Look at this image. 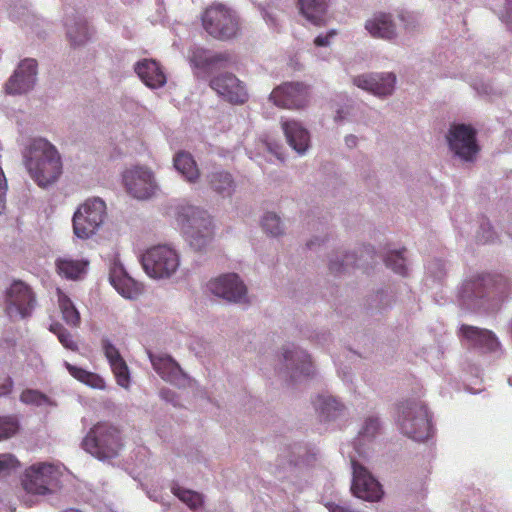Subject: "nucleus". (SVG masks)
<instances>
[{"mask_svg":"<svg viewBox=\"0 0 512 512\" xmlns=\"http://www.w3.org/2000/svg\"><path fill=\"white\" fill-rule=\"evenodd\" d=\"M376 78H377V72L363 73V74L354 76L352 78V83L356 87L373 94V89L375 86Z\"/></svg>","mask_w":512,"mask_h":512,"instance_id":"37998d69","label":"nucleus"},{"mask_svg":"<svg viewBox=\"0 0 512 512\" xmlns=\"http://www.w3.org/2000/svg\"><path fill=\"white\" fill-rule=\"evenodd\" d=\"M191 66L198 71H208L228 60V57L222 53H216L201 47H193L188 55Z\"/></svg>","mask_w":512,"mask_h":512,"instance_id":"bb28decb","label":"nucleus"},{"mask_svg":"<svg viewBox=\"0 0 512 512\" xmlns=\"http://www.w3.org/2000/svg\"><path fill=\"white\" fill-rule=\"evenodd\" d=\"M397 77L393 72H377L373 95L379 98L391 96L396 87Z\"/></svg>","mask_w":512,"mask_h":512,"instance_id":"c9c22d12","label":"nucleus"},{"mask_svg":"<svg viewBox=\"0 0 512 512\" xmlns=\"http://www.w3.org/2000/svg\"><path fill=\"white\" fill-rule=\"evenodd\" d=\"M210 87L223 100L236 105L247 102L249 98L245 84L231 73H221L210 80Z\"/></svg>","mask_w":512,"mask_h":512,"instance_id":"f3484780","label":"nucleus"},{"mask_svg":"<svg viewBox=\"0 0 512 512\" xmlns=\"http://www.w3.org/2000/svg\"><path fill=\"white\" fill-rule=\"evenodd\" d=\"M380 425L378 418L368 417L359 431V434L353 444L343 447L345 451H350L353 455L368 459L373 453V440L379 431Z\"/></svg>","mask_w":512,"mask_h":512,"instance_id":"5701e85b","label":"nucleus"},{"mask_svg":"<svg viewBox=\"0 0 512 512\" xmlns=\"http://www.w3.org/2000/svg\"><path fill=\"white\" fill-rule=\"evenodd\" d=\"M56 267L61 276L67 279L77 280L86 274L88 261L65 257L56 261Z\"/></svg>","mask_w":512,"mask_h":512,"instance_id":"473e14b6","label":"nucleus"},{"mask_svg":"<svg viewBox=\"0 0 512 512\" xmlns=\"http://www.w3.org/2000/svg\"><path fill=\"white\" fill-rule=\"evenodd\" d=\"M313 405L320 417L325 420L335 419L344 410V405L332 395H318Z\"/></svg>","mask_w":512,"mask_h":512,"instance_id":"2f4dec72","label":"nucleus"},{"mask_svg":"<svg viewBox=\"0 0 512 512\" xmlns=\"http://www.w3.org/2000/svg\"><path fill=\"white\" fill-rule=\"evenodd\" d=\"M344 142L347 148L353 149L358 146L359 138L354 134H348L345 136Z\"/></svg>","mask_w":512,"mask_h":512,"instance_id":"603ef678","label":"nucleus"},{"mask_svg":"<svg viewBox=\"0 0 512 512\" xmlns=\"http://www.w3.org/2000/svg\"><path fill=\"white\" fill-rule=\"evenodd\" d=\"M301 14L307 21L315 26H324L327 23L326 0H299Z\"/></svg>","mask_w":512,"mask_h":512,"instance_id":"c756f323","label":"nucleus"},{"mask_svg":"<svg viewBox=\"0 0 512 512\" xmlns=\"http://www.w3.org/2000/svg\"><path fill=\"white\" fill-rule=\"evenodd\" d=\"M57 297L62 319L70 326H78L80 324V314L74 303L60 289H57Z\"/></svg>","mask_w":512,"mask_h":512,"instance_id":"f704fd0d","label":"nucleus"},{"mask_svg":"<svg viewBox=\"0 0 512 512\" xmlns=\"http://www.w3.org/2000/svg\"><path fill=\"white\" fill-rule=\"evenodd\" d=\"M267 149L274 154L278 159L282 160L281 147L278 144H267Z\"/></svg>","mask_w":512,"mask_h":512,"instance_id":"4d7b16f0","label":"nucleus"},{"mask_svg":"<svg viewBox=\"0 0 512 512\" xmlns=\"http://www.w3.org/2000/svg\"><path fill=\"white\" fill-rule=\"evenodd\" d=\"M354 263V255L352 254H344V253H336L329 260V268L333 272H340L344 270L346 267Z\"/></svg>","mask_w":512,"mask_h":512,"instance_id":"c03bdc74","label":"nucleus"},{"mask_svg":"<svg viewBox=\"0 0 512 512\" xmlns=\"http://www.w3.org/2000/svg\"><path fill=\"white\" fill-rule=\"evenodd\" d=\"M62 512H80V511L76 510V509H67V510H64Z\"/></svg>","mask_w":512,"mask_h":512,"instance_id":"052dcab7","label":"nucleus"},{"mask_svg":"<svg viewBox=\"0 0 512 512\" xmlns=\"http://www.w3.org/2000/svg\"><path fill=\"white\" fill-rule=\"evenodd\" d=\"M269 101L282 109H301L308 102V87L299 82L283 83L272 90Z\"/></svg>","mask_w":512,"mask_h":512,"instance_id":"dca6fc26","label":"nucleus"},{"mask_svg":"<svg viewBox=\"0 0 512 512\" xmlns=\"http://www.w3.org/2000/svg\"><path fill=\"white\" fill-rule=\"evenodd\" d=\"M35 297L31 288L22 281H13L4 295V309L11 319H24L31 315Z\"/></svg>","mask_w":512,"mask_h":512,"instance_id":"4468645a","label":"nucleus"},{"mask_svg":"<svg viewBox=\"0 0 512 512\" xmlns=\"http://www.w3.org/2000/svg\"><path fill=\"white\" fill-rule=\"evenodd\" d=\"M500 18L512 31V0H504V10Z\"/></svg>","mask_w":512,"mask_h":512,"instance_id":"8fccbe9b","label":"nucleus"},{"mask_svg":"<svg viewBox=\"0 0 512 512\" xmlns=\"http://www.w3.org/2000/svg\"><path fill=\"white\" fill-rule=\"evenodd\" d=\"M19 430L16 417L0 416V441L13 437Z\"/></svg>","mask_w":512,"mask_h":512,"instance_id":"ea45409f","label":"nucleus"},{"mask_svg":"<svg viewBox=\"0 0 512 512\" xmlns=\"http://www.w3.org/2000/svg\"><path fill=\"white\" fill-rule=\"evenodd\" d=\"M209 187L222 198H231L236 190V182L231 173L215 170L207 174Z\"/></svg>","mask_w":512,"mask_h":512,"instance_id":"c85d7f7f","label":"nucleus"},{"mask_svg":"<svg viewBox=\"0 0 512 512\" xmlns=\"http://www.w3.org/2000/svg\"><path fill=\"white\" fill-rule=\"evenodd\" d=\"M450 152L462 161L472 162L479 152L475 129L466 124H454L447 133Z\"/></svg>","mask_w":512,"mask_h":512,"instance_id":"f8f14e48","label":"nucleus"},{"mask_svg":"<svg viewBox=\"0 0 512 512\" xmlns=\"http://www.w3.org/2000/svg\"><path fill=\"white\" fill-rule=\"evenodd\" d=\"M64 365L69 371L70 375L77 379L79 382L93 389L104 390L106 388V382L100 375L74 366L68 362H65Z\"/></svg>","mask_w":512,"mask_h":512,"instance_id":"72a5a7b5","label":"nucleus"},{"mask_svg":"<svg viewBox=\"0 0 512 512\" xmlns=\"http://www.w3.org/2000/svg\"><path fill=\"white\" fill-rule=\"evenodd\" d=\"M107 206L104 200L93 197L85 200L74 212L73 232L77 238L89 239L104 224Z\"/></svg>","mask_w":512,"mask_h":512,"instance_id":"0eeeda50","label":"nucleus"},{"mask_svg":"<svg viewBox=\"0 0 512 512\" xmlns=\"http://www.w3.org/2000/svg\"><path fill=\"white\" fill-rule=\"evenodd\" d=\"M148 357L154 370L164 381L179 388L186 387L190 383V379L171 356L164 353L148 352Z\"/></svg>","mask_w":512,"mask_h":512,"instance_id":"aec40b11","label":"nucleus"},{"mask_svg":"<svg viewBox=\"0 0 512 512\" xmlns=\"http://www.w3.org/2000/svg\"><path fill=\"white\" fill-rule=\"evenodd\" d=\"M351 462L352 485L351 491L354 496L368 502H378L383 497V490L380 483L364 466L367 459L353 455L350 451L341 449Z\"/></svg>","mask_w":512,"mask_h":512,"instance_id":"9d476101","label":"nucleus"},{"mask_svg":"<svg viewBox=\"0 0 512 512\" xmlns=\"http://www.w3.org/2000/svg\"><path fill=\"white\" fill-rule=\"evenodd\" d=\"M387 267L391 268L395 273L405 275L407 272L406 260L403 251H392L388 253L385 259Z\"/></svg>","mask_w":512,"mask_h":512,"instance_id":"a19ab883","label":"nucleus"},{"mask_svg":"<svg viewBox=\"0 0 512 512\" xmlns=\"http://www.w3.org/2000/svg\"><path fill=\"white\" fill-rule=\"evenodd\" d=\"M20 401L26 405H32L42 409L52 408L57 405L53 399L34 389L24 390L20 395Z\"/></svg>","mask_w":512,"mask_h":512,"instance_id":"e433bc0d","label":"nucleus"},{"mask_svg":"<svg viewBox=\"0 0 512 512\" xmlns=\"http://www.w3.org/2000/svg\"><path fill=\"white\" fill-rule=\"evenodd\" d=\"M327 240L326 236H314L307 242V247L313 249L316 246L322 245Z\"/></svg>","mask_w":512,"mask_h":512,"instance_id":"864d4df0","label":"nucleus"},{"mask_svg":"<svg viewBox=\"0 0 512 512\" xmlns=\"http://www.w3.org/2000/svg\"><path fill=\"white\" fill-rule=\"evenodd\" d=\"M427 274L435 280H441L445 274V264L441 260H434L427 266Z\"/></svg>","mask_w":512,"mask_h":512,"instance_id":"de8ad7c7","label":"nucleus"},{"mask_svg":"<svg viewBox=\"0 0 512 512\" xmlns=\"http://www.w3.org/2000/svg\"><path fill=\"white\" fill-rule=\"evenodd\" d=\"M284 375L292 381L312 376L315 372L310 355L302 348L288 345L283 348Z\"/></svg>","mask_w":512,"mask_h":512,"instance_id":"2eb2a0df","label":"nucleus"},{"mask_svg":"<svg viewBox=\"0 0 512 512\" xmlns=\"http://www.w3.org/2000/svg\"><path fill=\"white\" fill-rule=\"evenodd\" d=\"M396 422L401 432L415 441H424L432 435L431 418L421 401L406 400L400 403Z\"/></svg>","mask_w":512,"mask_h":512,"instance_id":"7ed1b4c3","label":"nucleus"},{"mask_svg":"<svg viewBox=\"0 0 512 512\" xmlns=\"http://www.w3.org/2000/svg\"><path fill=\"white\" fill-rule=\"evenodd\" d=\"M364 29L370 37L388 42H395L399 36L396 18L389 12L372 13L366 18Z\"/></svg>","mask_w":512,"mask_h":512,"instance_id":"6ab92c4d","label":"nucleus"},{"mask_svg":"<svg viewBox=\"0 0 512 512\" xmlns=\"http://www.w3.org/2000/svg\"><path fill=\"white\" fill-rule=\"evenodd\" d=\"M109 280L116 291L126 299H135L140 294L139 284L129 276L117 254L110 264Z\"/></svg>","mask_w":512,"mask_h":512,"instance_id":"4be33fe9","label":"nucleus"},{"mask_svg":"<svg viewBox=\"0 0 512 512\" xmlns=\"http://www.w3.org/2000/svg\"><path fill=\"white\" fill-rule=\"evenodd\" d=\"M202 24L209 35L219 40L232 39L240 31L237 13L223 4L208 7L202 16Z\"/></svg>","mask_w":512,"mask_h":512,"instance_id":"1a4fd4ad","label":"nucleus"},{"mask_svg":"<svg viewBox=\"0 0 512 512\" xmlns=\"http://www.w3.org/2000/svg\"><path fill=\"white\" fill-rule=\"evenodd\" d=\"M83 449L99 460L118 455L122 443L118 430L106 423L95 425L82 441Z\"/></svg>","mask_w":512,"mask_h":512,"instance_id":"6e6552de","label":"nucleus"},{"mask_svg":"<svg viewBox=\"0 0 512 512\" xmlns=\"http://www.w3.org/2000/svg\"><path fill=\"white\" fill-rule=\"evenodd\" d=\"M177 221L191 248L204 251L210 246L214 238V224L206 210L182 205L178 208Z\"/></svg>","mask_w":512,"mask_h":512,"instance_id":"f03ea898","label":"nucleus"},{"mask_svg":"<svg viewBox=\"0 0 512 512\" xmlns=\"http://www.w3.org/2000/svg\"><path fill=\"white\" fill-rule=\"evenodd\" d=\"M323 504L329 512H360L359 510L351 509L348 506L340 505L332 501H325Z\"/></svg>","mask_w":512,"mask_h":512,"instance_id":"3c124183","label":"nucleus"},{"mask_svg":"<svg viewBox=\"0 0 512 512\" xmlns=\"http://www.w3.org/2000/svg\"><path fill=\"white\" fill-rule=\"evenodd\" d=\"M13 382L7 378L3 384L0 385V396H6L12 391Z\"/></svg>","mask_w":512,"mask_h":512,"instance_id":"5fc2aeb1","label":"nucleus"},{"mask_svg":"<svg viewBox=\"0 0 512 512\" xmlns=\"http://www.w3.org/2000/svg\"><path fill=\"white\" fill-rule=\"evenodd\" d=\"M23 159L29 175L41 187L55 183L62 173L58 150L44 138L31 140L23 152Z\"/></svg>","mask_w":512,"mask_h":512,"instance_id":"f257e3e1","label":"nucleus"},{"mask_svg":"<svg viewBox=\"0 0 512 512\" xmlns=\"http://www.w3.org/2000/svg\"><path fill=\"white\" fill-rule=\"evenodd\" d=\"M503 290L490 276H478L466 280L459 291L461 305L467 309H493L496 304L489 303L502 298Z\"/></svg>","mask_w":512,"mask_h":512,"instance_id":"20e7f679","label":"nucleus"},{"mask_svg":"<svg viewBox=\"0 0 512 512\" xmlns=\"http://www.w3.org/2000/svg\"><path fill=\"white\" fill-rule=\"evenodd\" d=\"M65 467L56 463H36L26 469L22 481L24 489L31 494L46 495L56 491L61 484Z\"/></svg>","mask_w":512,"mask_h":512,"instance_id":"423d86ee","label":"nucleus"},{"mask_svg":"<svg viewBox=\"0 0 512 512\" xmlns=\"http://www.w3.org/2000/svg\"><path fill=\"white\" fill-rule=\"evenodd\" d=\"M280 123L287 144L299 156L306 155L311 147V135L308 129L295 119L282 118Z\"/></svg>","mask_w":512,"mask_h":512,"instance_id":"412c9836","label":"nucleus"},{"mask_svg":"<svg viewBox=\"0 0 512 512\" xmlns=\"http://www.w3.org/2000/svg\"><path fill=\"white\" fill-rule=\"evenodd\" d=\"M49 330L57 335L60 343L67 349L75 351L78 346L77 343L73 340L72 335L62 327L59 323H53L50 325Z\"/></svg>","mask_w":512,"mask_h":512,"instance_id":"79ce46f5","label":"nucleus"},{"mask_svg":"<svg viewBox=\"0 0 512 512\" xmlns=\"http://www.w3.org/2000/svg\"><path fill=\"white\" fill-rule=\"evenodd\" d=\"M101 345L117 384L126 390L129 389L130 371L119 350L108 339L102 340Z\"/></svg>","mask_w":512,"mask_h":512,"instance_id":"b1692460","label":"nucleus"},{"mask_svg":"<svg viewBox=\"0 0 512 512\" xmlns=\"http://www.w3.org/2000/svg\"><path fill=\"white\" fill-rule=\"evenodd\" d=\"M263 231L271 237H280L285 233V226L280 216L274 212H267L261 221Z\"/></svg>","mask_w":512,"mask_h":512,"instance_id":"58836bf2","label":"nucleus"},{"mask_svg":"<svg viewBox=\"0 0 512 512\" xmlns=\"http://www.w3.org/2000/svg\"><path fill=\"white\" fill-rule=\"evenodd\" d=\"M207 290L229 303L248 304L250 302L247 286L236 273H226L210 279Z\"/></svg>","mask_w":512,"mask_h":512,"instance_id":"ddd939ff","label":"nucleus"},{"mask_svg":"<svg viewBox=\"0 0 512 512\" xmlns=\"http://www.w3.org/2000/svg\"><path fill=\"white\" fill-rule=\"evenodd\" d=\"M122 184L129 196L137 200H148L159 191L154 172L147 166L135 165L122 172Z\"/></svg>","mask_w":512,"mask_h":512,"instance_id":"9b49d317","label":"nucleus"},{"mask_svg":"<svg viewBox=\"0 0 512 512\" xmlns=\"http://www.w3.org/2000/svg\"><path fill=\"white\" fill-rule=\"evenodd\" d=\"M36 81L37 62L34 59H24L9 77L4 89L9 95H23L34 88Z\"/></svg>","mask_w":512,"mask_h":512,"instance_id":"a211bd4d","label":"nucleus"},{"mask_svg":"<svg viewBox=\"0 0 512 512\" xmlns=\"http://www.w3.org/2000/svg\"><path fill=\"white\" fill-rule=\"evenodd\" d=\"M173 494L191 510L197 511L204 504L203 495L180 486L172 487Z\"/></svg>","mask_w":512,"mask_h":512,"instance_id":"4c0bfd02","label":"nucleus"},{"mask_svg":"<svg viewBox=\"0 0 512 512\" xmlns=\"http://www.w3.org/2000/svg\"><path fill=\"white\" fill-rule=\"evenodd\" d=\"M343 119H344V116L342 115V113L340 111H338L337 114L335 115V120L341 121Z\"/></svg>","mask_w":512,"mask_h":512,"instance_id":"bf43d9fd","label":"nucleus"},{"mask_svg":"<svg viewBox=\"0 0 512 512\" xmlns=\"http://www.w3.org/2000/svg\"><path fill=\"white\" fill-rule=\"evenodd\" d=\"M461 333L472 346L478 347L487 352H497L500 349V342L498 341V338L490 330L463 325L461 327Z\"/></svg>","mask_w":512,"mask_h":512,"instance_id":"393cba45","label":"nucleus"},{"mask_svg":"<svg viewBox=\"0 0 512 512\" xmlns=\"http://www.w3.org/2000/svg\"><path fill=\"white\" fill-rule=\"evenodd\" d=\"M263 18L269 26L274 28L278 26V19L274 14L266 11L263 15Z\"/></svg>","mask_w":512,"mask_h":512,"instance_id":"6e6d98bb","label":"nucleus"},{"mask_svg":"<svg viewBox=\"0 0 512 512\" xmlns=\"http://www.w3.org/2000/svg\"><path fill=\"white\" fill-rule=\"evenodd\" d=\"M145 273L152 279H170L181 264L179 251L170 244H158L148 248L141 256Z\"/></svg>","mask_w":512,"mask_h":512,"instance_id":"39448f33","label":"nucleus"},{"mask_svg":"<svg viewBox=\"0 0 512 512\" xmlns=\"http://www.w3.org/2000/svg\"><path fill=\"white\" fill-rule=\"evenodd\" d=\"M337 35V29H330L326 33L317 35L313 43L316 47H329Z\"/></svg>","mask_w":512,"mask_h":512,"instance_id":"49530a36","label":"nucleus"},{"mask_svg":"<svg viewBox=\"0 0 512 512\" xmlns=\"http://www.w3.org/2000/svg\"><path fill=\"white\" fill-rule=\"evenodd\" d=\"M398 18L403 23V29L406 32L411 33L418 29L419 25L415 16L407 13H401Z\"/></svg>","mask_w":512,"mask_h":512,"instance_id":"09e8293b","label":"nucleus"},{"mask_svg":"<svg viewBox=\"0 0 512 512\" xmlns=\"http://www.w3.org/2000/svg\"><path fill=\"white\" fill-rule=\"evenodd\" d=\"M173 165L176 171L188 183H196L200 178V171L193 156L185 151L176 153L173 157Z\"/></svg>","mask_w":512,"mask_h":512,"instance_id":"7c9ffc66","label":"nucleus"},{"mask_svg":"<svg viewBox=\"0 0 512 512\" xmlns=\"http://www.w3.org/2000/svg\"><path fill=\"white\" fill-rule=\"evenodd\" d=\"M171 394H172V392H171V391H169V390H163V391L161 392V396H162L164 399H166V400H171V399H170V395H171Z\"/></svg>","mask_w":512,"mask_h":512,"instance_id":"13d9d810","label":"nucleus"},{"mask_svg":"<svg viewBox=\"0 0 512 512\" xmlns=\"http://www.w3.org/2000/svg\"><path fill=\"white\" fill-rule=\"evenodd\" d=\"M509 384L512 386V379H509Z\"/></svg>","mask_w":512,"mask_h":512,"instance_id":"680f3d73","label":"nucleus"},{"mask_svg":"<svg viewBox=\"0 0 512 512\" xmlns=\"http://www.w3.org/2000/svg\"><path fill=\"white\" fill-rule=\"evenodd\" d=\"M19 465L17 458L10 453L0 454V478L16 470Z\"/></svg>","mask_w":512,"mask_h":512,"instance_id":"a18cd8bd","label":"nucleus"},{"mask_svg":"<svg viewBox=\"0 0 512 512\" xmlns=\"http://www.w3.org/2000/svg\"><path fill=\"white\" fill-rule=\"evenodd\" d=\"M134 70L144 84L152 89H157L165 85L166 75L158 62L152 59H143L138 61Z\"/></svg>","mask_w":512,"mask_h":512,"instance_id":"a878e982","label":"nucleus"},{"mask_svg":"<svg viewBox=\"0 0 512 512\" xmlns=\"http://www.w3.org/2000/svg\"><path fill=\"white\" fill-rule=\"evenodd\" d=\"M65 27L67 38L72 46H82L91 38L92 30L83 17H68Z\"/></svg>","mask_w":512,"mask_h":512,"instance_id":"cd10ccee","label":"nucleus"}]
</instances>
